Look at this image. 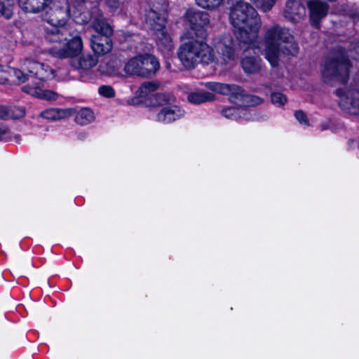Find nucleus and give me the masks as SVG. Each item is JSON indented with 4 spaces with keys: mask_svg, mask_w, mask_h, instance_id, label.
I'll use <instances>...</instances> for the list:
<instances>
[{
    "mask_svg": "<svg viewBox=\"0 0 359 359\" xmlns=\"http://www.w3.org/2000/svg\"><path fill=\"white\" fill-rule=\"evenodd\" d=\"M205 29L188 30L181 36L177 57L186 69L194 68L198 64L231 65L237 59L235 42L231 34L215 38L213 47L207 42Z\"/></svg>",
    "mask_w": 359,
    "mask_h": 359,
    "instance_id": "1",
    "label": "nucleus"
},
{
    "mask_svg": "<svg viewBox=\"0 0 359 359\" xmlns=\"http://www.w3.org/2000/svg\"><path fill=\"white\" fill-rule=\"evenodd\" d=\"M48 6L50 8L43 16L48 24L44 28V36L49 42H57L66 39L68 30L66 25L70 16L77 24L87 23L91 19L95 6L90 2L80 1L69 8L67 0H51Z\"/></svg>",
    "mask_w": 359,
    "mask_h": 359,
    "instance_id": "2",
    "label": "nucleus"
},
{
    "mask_svg": "<svg viewBox=\"0 0 359 359\" xmlns=\"http://www.w3.org/2000/svg\"><path fill=\"white\" fill-rule=\"evenodd\" d=\"M229 20L236 29V34L241 46L248 49L260 50L258 34L262 27V20L257 11L248 3L238 1L231 8Z\"/></svg>",
    "mask_w": 359,
    "mask_h": 359,
    "instance_id": "3",
    "label": "nucleus"
},
{
    "mask_svg": "<svg viewBox=\"0 0 359 359\" xmlns=\"http://www.w3.org/2000/svg\"><path fill=\"white\" fill-rule=\"evenodd\" d=\"M292 39V36L285 27L273 25L266 29L262 54L272 67L278 66L283 55L298 53V46Z\"/></svg>",
    "mask_w": 359,
    "mask_h": 359,
    "instance_id": "4",
    "label": "nucleus"
},
{
    "mask_svg": "<svg viewBox=\"0 0 359 359\" xmlns=\"http://www.w3.org/2000/svg\"><path fill=\"white\" fill-rule=\"evenodd\" d=\"M20 70L27 76V80L32 78V83L24 86L22 90L33 97L48 101L56 100L59 95L44 88L43 81L54 77L53 69L43 63H39L32 59L25 58L21 62Z\"/></svg>",
    "mask_w": 359,
    "mask_h": 359,
    "instance_id": "5",
    "label": "nucleus"
},
{
    "mask_svg": "<svg viewBox=\"0 0 359 359\" xmlns=\"http://www.w3.org/2000/svg\"><path fill=\"white\" fill-rule=\"evenodd\" d=\"M90 20L92 21V27L97 33L93 35L90 39V47L93 51L97 55L108 53L112 48V42L109 38L112 34V29L97 6L93 8V13Z\"/></svg>",
    "mask_w": 359,
    "mask_h": 359,
    "instance_id": "6",
    "label": "nucleus"
},
{
    "mask_svg": "<svg viewBox=\"0 0 359 359\" xmlns=\"http://www.w3.org/2000/svg\"><path fill=\"white\" fill-rule=\"evenodd\" d=\"M159 67V62L156 57L149 54H143L128 60L125 64L124 71L129 75L149 77L154 75Z\"/></svg>",
    "mask_w": 359,
    "mask_h": 359,
    "instance_id": "7",
    "label": "nucleus"
},
{
    "mask_svg": "<svg viewBox=\"0 0 359 359\" xmlns=\"http://www.w3.org/2000/svg\"><path fill=\"white\" fill-rule=\"evenodd\" d=\"M62 46L55 45L52 46L48 53L53 57L59 59H70V61L79 57L83 50V42L79 35L72 36L67 30L66 39H62Z\"/></svg>",
    "mask_w": 359,
    "mask_h": 359,
    "instance_id": "8",
    "label": "nucleus"
},
{
    "mask_svg": "<svg viewBox=\"0 0 359 359\" xmlns=\"http://www.w3.org/2000/svg\"><path fill=\"white\" fill-rule=\"evenodd\" d=\"M349 62L346 55L341 54L340 57L334 60H326L322 74L326 81L335 79L341 83L346 82L348 78Z\"/></svg>",
    "mask_w": 359,
    "mask_h": 359,
    "instance_id": "9",
    "label": "nucleus"
},
{
    "mask_svg": "<svg viewBox=\"0 0 359 359\" xmlns=\"http://www.w3.org/2000/svg\"><path fill=\"white\" fill-rule=\"evenodd\" d=\"M339 104L342 110L351 114H359V91L354 89L337 90Z\"/></svg>",
    "mask_w": 359,
    "mask_h": 359,
    "instance_id": "10",
    "label": "nucleus"
},
{
    "mask_svg": "<svg viewBox=\"0 0 359 359\" xmlns=\"http://www.w3.org/2000/svg\"><path fill=\"white\" fill-rule=\"evenodd\" d=\"M185 115V111L180 106L172 102L164 106L156 112L155 119L158 122L170 123L177 121Z\"/></svg>",
    "mask_w": 359,
    "mask_h": 359,
    "instance_id": "11",
    "label": "nucleus"
},
{
    "mask_svg": "<svg viewBox=\"0 0 359 359\" xmlns=\"http://www.w3.org/2000/svg\"><path fill=\"white\" fill-rule=\"evenodd\" d=\"M306 15V8L299 0H288L283 10V16L285 19L297 22Z\"/></svg>",
    "mask_w": 359,
    "mask_h": 359,
    "instance_id": "12",
    "label": "nucleus"
},
{
    "mask_svg": "<svg viewBox=\"0 0 359 359\" xmlns=\"http://www.w3.org/2000/svg\"><path fill=\"white\" fill-rule=\"evenodd\" d=\"M186 17L191 25L189 30H194V32L204 29V27L207 26L210 22L209 15L206 12L195 8L187 10Z\"/></svg>",
    "mask_w": 359,
    "mask_h": 359,
    "instance_id": "13",
    "label": "nucleus"
},
{
    "mask_svg": "<svg viewBox=\"0 0 359 359\" xmlns=\"http://www.w3.org/2000/svg\"><path fill=\"white\" fill-rule=\"evenodd\" d=\"M146 25L156 34L165 29V17L163 14L151 9L148 11L145 16Z\"/></svg>",
    "mask_w": 359,
    "mask_h": 359,
    "instance_id": "14",
    "label": "nucleus"
},
{
    "mask_svg": "<svg viewBox=\"0 0 359 359\" xmlns=\"http://www.w3.org/2000/svg\"><path fill=\"white\" fill-rule=\"evenodd\" d=\"M263 99L253 95L244 94L243 90L240 88L239 93L236 97L232 96L231 102L241 107H253L262 104Z\"/></svg>",
    "mask_w": 359,
    "mask_h": 359,
    "instance_id": "15",
    "label": "nucleus"
},
{
    "mask_svg": "<svg viewBox=\"0 0 359 359\" xmlns=\"http://www.w3.org/2000/svg\"><path fill=\"white\" fill-rule=\"evenodd\" d=\"M15 78L13 81L19 83H23L27 79L26 74L20 69H15L10 67H4L0 65V83L3 84L10 81L12 78Z\"/></svg>",
    "mask_w": 359,
    "mask_h": 359,
    "instance_id": "16",
    "label": "nucleus"
},
{
    "mask_svg": "<svg viewBox=\"0 0 359 359\" xmlns=\"http://www.w3.org/2000/svg\"><path fill=\"white\" fill-rule=\"evenodd\" d=\"M98 59L90 53L81 54L76 58L71 60V66L77 69L88 70L95 67Z\"/></svg>",
    "mask_w": 359,
    "mask_h": 359,
    "instance_id": "17",
    "label": "nucleus"
},
{
    "mask_svg": "<svg viewBox=\"0 0 359 359\" xmlns=\"http://www.w3.org/2000/svg\"><path fill=\"white\" fill-rule=\"evenodd\" d=\"M206 87L210 90L222 95H229V101L232 96L236 97L239 93L240 87L233 84H226L217 82H210L206 83Z\"/></svg>",
    "mask_w": 359,
    "mask_h": 359,
    "instance_id": "18",
    "label": "nucleus"
},
{
    "mask_svg": "<svg viewBox=\"0 0 359 359\" xmlns=\"http://www.w3.org/2000/svg\"><path fill=\"white\" fill-rule=\"evenodd\" d=\"M158 50L165 55L169 56L173 50V42L166 29L154 34Z\"/></svg>",
    "mask_w": 359,
    "mask_h": 359,
    "instance_id": "19",
    "label": "nucleus"
},
{
    "mask_svg": "<svg viewBox=\"0 0 359 359\" xmlns=\"http://www.w3.org/2000/svg\"><path fill=\"white\" fill-rule=\"evenodd\" d=\"M225 107L222 110L221 114L226 118L231 120H238L239 118L244 120L252 119V111H249L245 107Z\"/></svg>",
    "mask_w": 359,
    "mask_h": 359,
    "instance_id": "20",
    "label": "nucleus"
},
{
    "mask_svg": "<svg viewBox=\"0 0 359 359\" xmlns=\"http://www.w3.org/2000/svg\"><path fill=\"white\" fill-rule=\"evenodd\" d=\"M72 114V109H47L40 113V116L48 120L56 121L67 118Z\"/></svg>",
    "mask_w": 359,
    "mask_h": 359,
    "instance_id": "21",
    "label": "nucleus"
},
{
    "mask_svg": "<svg viewBox=\"0 0 359 359\" xmlns=\"http://www.w3.org/2000/svg\"><path fill=\"white\" fill-rule=\"evenodd\" d=\"M262 60L255 56H245L241 60V66L245 72L255 74L261 69Z\"/></svg>",
    "mask_w": 359,
    "mask_h": 359,
    "instance_id": "22",
    "label": "nucleus"
},
{
    "mask_svg": "<svg viewBox=\"0 0 359 359\" xmlns=\"http://www.w3.org/2000/svg\"><path fill=\"white\" fill-rule=\"evenodd\" d=\"M215 95L207 91L191 92L187 96L189 102L193 104H201L207 102L213 101Z\"/></svg>",
    "mask_w": 359,
    "mask_h": 359,
    "instance_id": "23",
    "label": "nucleus"
},
{
    "mask_svg": "<svg viewBox=\"0 0 359 359\" xmlns=\"http://www.w3.org/2000/svg\"><path fill=\"white\" fill-rule=\"evenodd\" d=\"M95 118L93 111L87 107L81 108L77 111L74 120L76 123L85 126L92 123Z\"/></svg>",
    "mask_w": 359,
    "mask_h": 359,
    "instance_id": "24",
    "label": "nucleus"
},
{
    "mask_svg": "<svg viewBox=\"0 0 359 359\" xmlns=\"http://www.w3.org/2000/svg\"><path fill=\"white\" fill-rule=\"evenodd\" d=\"M158 85L154 82H144L136 92L137 96L144 98L149 96L158 88Z\"/></svg>",
    "mask_w": 359,
    "mask_h": 359,
    "instance_id": "25",
    "label": "nucleus"
},
{
    "mask_svg": "<svg viewBox=\"0 0 359 359\" xmlns=\"http://www.w3.org/2000/svg\"><path fill=\"white\" fill-rule=\"evenodd\" d=\"M173 101V98L166 94H156L152 100L153 104L156 107H158L159 109L164 106H168Z\"/></svg>",
    "mask_w": 359,
    "mask_h": 359,
    "instance_id": "26",
    "label": "nucleus"
},
{
    "mask_svg": "<svg viewBox=\"0 0 359 359\" xmlns=\"http://www.w3.org/2000/svg\"><path fill=\"white\" fill-rule=\"evenodd\" d=\"M224 0H195L196 4L205 9L213 10L219 7Z\"/></svg>",
    "mask_w": 359,
    "mask_h": 359,
    "instance_id": "27",
    "label": "nucleus"
},
{
    "mask_svg": "<svg viewBox=\"0 0 359 359\" xmlns=\"http://www.w3.org/2000/svg\"><path fill=\"white\" fill-rule=\"evenodd\" d=\"M259 9L264 12L269 11L277 0H250Z\"/></svg>",
    "mask_w": 359,
    "mask_h": 359,
    "instance_id": "28",
    "label": "nucleus"
},
{
    "mask_svg": "<svg viewBox=\"0 0 359 359\" xmlns=\"http://www.w3.org/2000/svg\"><path fill=\"white\" fill-rule=\"evenodd\" d=\"M271 100L276 107H283L287 102V97L281 93L275 92L271 95Z\"/></svg>",
    "mask_w": 359,
    "mask_h": 359,
    "instance_id": "29",
    "label": "nucleus"
},
{
    "mask_svg": "<svg viewBox=\"0 0 359 359\" xmlns=\"http://www.w3.org/2000/svg\"><path fill=\"white\" fill-rule=\"evenodd\" d=\"M9 118H20L25 114L24 108L20 107H13L8 109Z\"/></svg>",
    "mask_w": 359,
    "mask_h": 359,
    "instance_id": "30",
    "label": "nucleus"
},
{
    "mask_svg": "<svg viewBox=\"0 0 359 359\" xmlns=\"http://www.w3.org/2000/svg\"><path fill=\"white\" fill-rule=\"evenodd\" d=\"M98 93L103 97L111 98L115 96V91L110 86H101L98 88Z\"/></svg>",
    "mask_w": 359,
    "mask_h": 359,
    "instance_id": "31",
    "label": "nucleus"
},
{
    "mask_svg": "<svg viewBox=\"0 0 359 359\" xmlns=\"http://www.w3.org/2000/svg\"><path fill=\"white\" fill-rule=\"evenodd\" d=\"M10 136L8 128L3 123H0V140H7Z\"/></svg>",
    "mask_w": 359,
    "mask_h": 359,
    "instance_id": "32",
    "label": "nucleus"
},
{
    "mask_svg": "<svg viewBox=\"0 0 359 359\" xmlns=\"http://www.w3.org/2000/svg\"><path fill=\"white\" fill-rule=\"evenodd\" d=\"M297 120L302 124L308 125V121L305 114L302 111H297L294 114Z\"/></svg>",
    "mask_w": 359,
    "mask_h": 359,
    "instance_id": "33",
    "label": "nucleus"
},
{
    "mask_svg": "<svg viewBox=\"0 0 359 359\" xmlns=\"http://www.w3.org/2000/svg\"><path fill=\"white\" fill-rule=\"evenodd\" d=\"M106 5L111 10L117 9L121 4L119 0H104Z\"/></svg>",
    "mask_w": 359,
    "mask_h": 359,
    "instance_id": "34",
    "label": "nucleus"
},
{
    "mask_svg": "<svg viewBox=\"0 0 359 359\" xmlns=\"http://www.w3.org/2000/svg\"><path fill=\"white\" fill-rule=\"evenodd\" d=\"M9 118L8 109L4 106H0V119Z\"/></svg>",
    "mask_w": 359,
    "mask_h": 359,
    "instance_id": "35",
    "label": "nucleus"
},
{
    "mask_svg": "<svg viewBox=\"0 0 359 359\" xmlns=\"http://www.w3.org/2000/svg\"><path fill=\"white\" fill-rule=\"evenodd\" d=\"M99 69L102 74L111 75L114 73V70L111 67H108L107 69H104V66L100 65L99 66Z\"/></svg>",
    "mask_w": 359,
    "mask_h": 359,
    "instance_id": "36",
    "label": "nucleus"
},
{
    "mask_svg": "<svg viewBox=\"0 0 359 359\" xmlns=\"http://www.w3.org/2000/svg\"><path fill=\"white\" fill-rule=\"evenodd\" d=\"M355 49H356V51H359V43H358V45L357 46V47H355Z\"/></svg>",
    "mask_w": 359,
    "mask_h": 359,
    "instance_id": "37",
    "label": "nucleus"
}]
</instances>
